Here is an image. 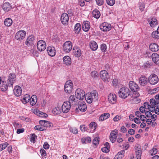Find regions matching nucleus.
Here are the masks:
<instances>
[{"instance_id":"f257e3e1","label":"nucleus","mask_w":159,"mask_h":159,"mask_svg":"<svg viewBox=\"0 0 159 159\" xmlns=\"http://www.w3.org/2000/svg\"><path fill=\"white\" fill-rule=\"evenodd\" d=\"M85 98L88 103H91L93 101H95L98 99V93L96 90H93L91 93H87Z\"/></svg>"},{"instance_id":"f03ea898","label":"nucleus","mask_w":159,"mask_h":159,"mask_svg":"<svg viewBox=\"0 0 159 159\" xmlns=\"http://www.w3.org/2000/svg\"><path fill=\"white\" fill-rule=\"evenodd\" d=\"M130 92L128 88L123 87L120 89L118 93L120 97L123 98H125L129 95Z\"/></svg>"},{"instance_id":"7ed1b4c3","label":"nucleus","mask_w":159,"mask_h":159,"mask_svg":"<svg viewBox=\"0 0 159 159\" xmlns=\"http://www.w3.org/2000/svg\"><path fill=\"white\" fill-rule=\"evenodd\" d=\"M64 89L65 91L67 93H71L73 89V83L70 80H68L66 82Z\"/></svg>"},{"instance_id":"20e7f679","label":"nucleus","mask_w":159,"mask_h":159,"mask_svg":"<svg viewBox=\"0 0 159 159\" xmlns=\"http://www.w3.org/2000/svg\"><path fill=\"white\" fill-rule=\"evenodd\" d=\"M75 93L77 98L82 100L85 98L86 95L85 92L83 90L78 89L76 90Z\"/></svg>"},{"instance_id":"39448f33","label":"nucleus","mask_w":159,"mask_h":159,"mask_svg":"<svg viewBox=\"0 0 159 159\" xmlns=\"http://www.w3.org/2000/svg\"><path fill=\"white\" fill-rule=\"evenodd\" d=\"M16 80V76L12 73H10L8 76V78L7 82L9 87H12Z\"/></svg>"},{"instance_id":"423d86ee","label":"nucleus","mask_w":159,"mask_h":159,"mask_svg":"<svg viewBox=\"0 0 159 159\" xmlns=\"http://www.w3.org/2000/svg\"><path fill=\"white\" fill-rule=\"evenodd\" d=\"M72 45L71 42L70 41H66L63 45V50L66 53L70 52L72 49Z\"/></svg>"},{"instance_id":"0eeeda50","label":"nucleus","mask_w":159,"mask_h":159,"mask_svg":"<svg viewBox=\"0 0 159 159\" xmlns=\"http://www.w3.org/2000/svg\"><path fill=\"white\" fill-rule=\"evenodd\" d=\"M158 76L154 74H152L148 78L149 82L152 85L156 84L158 81Z\"/></svg>"},{"instance_id":"6e6552de","label":"nucleus","mask_w":159,"mask_h":159,"mask_svg":"<svg viewBox=\"0 0 159 159\" xmlns=\"http://www.w3.org/2000/svg\"><path fill=\"white\" fill-rule=\"evenodd\" d=\"M37 47L39 51H43L46 48V43L43 40H40L37 42Z\"/></svg>"},{"instance_id":"1a4fd4ad","label":"nucleus","mask_w":159,"mask_h":159,"mask_svg":"<svg viewBox=\"0 0 159 159\" xmlns=\"http://www.w3.org/2000/svg\"><path fill=\"white\" fill-rule=\"evenodd\" d=\"M26 35L25 31L23 30H20L18 31L16 34L15 38L18 40L23 39Z\"/></svg>"},{"instance_id":"9d476101","label":"nucleus","mask_w":159,"mask_h":159,"mask_svg":"<svg viewBox=\"0 0 159 159\" xmlns=\"http://www.w3.org/2000/svg\"><path fill=\"white\" fill-rule=\"evenodd\" d=\"M129 85L130 89L133 92H137L139 90V86L133 81H130Z\"/></svg>"},{"instance_id":"9b49d317","label":"nucleus","mask_w":159,"mask_h":159,"mask_svg":"<svg viewBox=\"0 0 159 159\" xmlns=\"http://www.w3.org/2000/svg\"><path fill=\"white\" fill-rule=\"evenodd\" d=\"M71 106L67 101L64 102L61 107L62 111L64 113H67L70 108Z\"/></svg>"},{"instance_id":"f8f14e48","label":"nucleus","mask_w":159,"mask_h":159,"mask_svg":"<svg viewBox=\"0 0 159 159\" xmlns=\"http://www.w3.org/2000/svg\"><path fill=\"white\" fill-rule=\"evenodd\" d=\"M100 27L102 30L105 32L109 31L111 27V24L107 23L104 22L100 25Z\"/></svg>"},{"instance_id":"ddd939ff","label":"nucleus","mask_w":159,"mask_h":159,"mask_svg":"<svg viewBox=\"0 0 159 159\" xmlns=\"http://www.w3.org/2000/svg\"><path fill=\"white\" fill-rule=\"evenodd\" d=\"M100 76L104 81H108L109 79L108 72L105 70H101L100 73Z\"/></svg>"},{"instance_id":"4468645a","label":"nucleus","mask_w":159,"mask_h":159,"mask_svg":"<svg viewBox=\"0 0 159 159\" xmlns=\"http://www.w3.org/2000/svg\"><path fill=\"white\" fill-rule=\"evenodd\" d=\"M135 156L133 157V159H141L142 150L140 147H136L135 148Z\"/></svg>"},{"instance_id":"2eb2a0df","label":"nucleus","mask_w":159,"mask_h":159,"mask_svg":"<svg viewBox=\"0 0 159 159\" xmlns=\"http://www.w3.org/2000/svg\"><path fill=\"white\" fill-rule=\"evenodd\" d=\"M69 20V18L67 14L64 13L62 14L61 20L63 24L65 25H67Z\"/></svg>"},{"instance_id":"dca6fc26","label":"nucleus","mask_w":159,"mask_h":159,"mask_svg":"<svg viewBox=\"0 0 159 159\" xmlns=\"http://www.w3.org/2000/svg\"><path fill=\"white\" fill-rule=\"evenodd\" d=\"M117 134L118 131L116 130H113L111 133L110 139L112 143H114L116 141L117 137Z\"/></svg>"},{"instance_id":"f3484780","label":"nucleus","mask_w":159,"mask_h":159,"mask_svg":"<svg viewBox=\"0 0 159 159\" xmlns=\"http://www.w3.org/2000/svg\"><path fill=\"white\" fill-rule=\"evenodd\" d=\"M108 100L109 102L112 104L115 103L116 101V96L114 93H110L108 97Z\"/></svg>"},{"instance_id":"a211bd4d","label":"nucleus","mask_w":159,"mask_h":159,"mask_svg":"<svg viewBox=\"0 0 159 159\" xmlns=\"http://www.w3.org/2000/svg\"><path fill=\"white\" fill-rule=\"evenodd\" d=\"M47 51L49 55L51 57L54 56L56 54V50L54 47L49 46L47 48Z\"/></svg>"},{"instance_id":"6ab92c4d","label":"nucleus","mask_w":159,"mask_h":159,"mask_svg":"<svg viewBox=\"0 0 159 159\" xmlns=\"http://www.w3.org/2000/svg\"><path fill=\"white\" fill-rule=\"evenodd\" d=\"M148 21L150 26L152 27H155L158 24L157 20L155 17L149 18L148 19Z\"/></svg>"},{"instance_id":"aec40b11","label":"nucleus","mask_w":159,"mask_h":159,"mask_svg":"<svg viewBox=\"0 0 159 159\" xmlns=\"http://www.w3.org/2000/svg\"><path fill=\"white\" fill-rule=\"evenodd\" d=\"M39 124L44 127H50L52 126V124L49 121L44 120H40Z\"/></svg>"},{"instance_id":"412c9836","label":"nucleus","mask_w":159,"mask_h":159,"mask_svg":"<svg viewBox=\"0 0 159 159\" xmlns=\"http://www.w3.org/2000/svg\"><path fill=\"white\" fill-rule=\"evenodd\" d=\"M13 91L14 94L16 96L19 97L21 95L22 93L21 89L19 86H16L13 89Z\"/></svg>"},{"instance_id":"4be33fe9","label":"nucleus","mask_w":159,"mask_h":159,"mask_svg":"<svg viewBox=\"0 0 159 159\" xmlns=\"http://www.w3.org/2000/svg\"><path fill=\"white\" fill-rule=\"evenodd\" d=\"M71 106L75 105L77 102V100L74 95H71L69 98V101H67Z\"/></svg>"},{"instance_id":"5701e85b","label":"nucleus","mask_w":159,"mask_h":159,"mask_svg":"<svg viewBox=\"0 0 159 159\" xmlns=\"http://www.w3.org/2000/svg\"><path fill=\"white\" fill-rule=\"evenodd\" d=\"M2 8L5 11L7 12L9 11L11 8V5L10 3L6 2L3 3Z\"/></svg>"},{"instance_id":"b1692460","label":"nucleus","mask_w":159,"mask_h":159,"mask_svg":"<svg viewBox=\"0 0 159 159\" xmlns=\"http://www.w3.org/2000/svg\"><path fill=\"white\" fill-rule=\"evenodd\" d=\"M147 78L143 75L141 76L139 79V83L140 85L144 86L147 84Z\"/></svg>"},{"instance_id":"393cba45","label":"nucleus","mask_w":159,"mask_h":159,"mask_svg":"<svg viewBox=\"0 0 159 159\" xmlns=\"http://www.w3.org/2000/svg\"><path fill=\"white\" fill-rule=\"evenodd\" d=\"M78 107L79 109L82 111H84L87 109L86 104L84 102H78Z\"/></svg>"},{"instance_id":"a878e982","label":"nucleus","mask_w":159,"mask_h":159,"mask_svg":"<svg viewBox=\"0 0 159 159\" xmlns=\"http://www.w3.org/2000/svg\"><path fill=\"white\" fill-rule=\"evenodd\" d=\"M90 28V22L88 21H84L82 25V29L85 32H87L89 30Z\"/></svg>"},{"instance_id":"bb28decb","label":"nucleus","mask_w":159,"mask_h":159,"mask_svg":"<svg viewBox=\"0 0 159 159\" xmlns=\"http://www.w3.org/2000/svg\"><path fill=\"white\" fill-rule=\"evenodd\" d=\"M34 39L33 36H29L26 39L25 44L27 45H31L33 44Z\"/></svg>"},{"instance_id":"cd10ccee","label":"nucleus","mask_w":159,"mask_h":159,"mask_svg":"<svg viewBox=\"0 0 159 159\" xmlns=\"http://www.w3.org/2000/svg\"><path fill=\"white\" fill-rule=\"evenodd\" d=\"M73 50L74 52V55L75 57H78L81 55V50L79 47H74Z\"/></svg>"},{"instance_id":"c85d7f7f","label":"nucleus","mask_w":159,"mask_h":159,"mask_svg":"<svg viewBox=\"0 0 159 159\" xmlns=\"http://www.w3.org/2000/svg\"><path fill=\"white\" fill-rule=\"evenodd\" d=\"M153 62L156 64H159V55L156 53H153L152 55Z\"/></svg>"},{"instance_id":"c756f323","label":"nucleus","mask_w":159,"mask_h":159,"mask_svg":"<svg viewBox=\"0 0 159 159\" xmlns=\"http://www.w3.org/2000/svg\"><path fill=\"white\" fill-rule=\"evenodd\" d=\"M149 48L152 52H157L159 49L158 45L155 43H151L150 45Z\"/></svg>"},{"instance_id":"7c9ffc66","label":"nucleus","mask_w":159,"mask_h":159,"mask_svg":"<svg viewBox=\"0 0 159 159\" xmlns=\"http://www.w3.org/2000/svg\"><path fill=\"white\" fill-rule=\"evenodd\" d=\"M64 64L67 66L70 65L71 63V58L68 56H66L63 58Z\"/></svg>"},{"instance_id":"2f4dec72","label":"nucleus","mask_w":159,"mask_h":159,"mask_svg":"<svg viewBox=\"0 0 159 159\" xmlns=\"http://www.w3.org/2000/svg\"><path fill=\"white\" fill-rule=\"evenodd\" d=\"M151 107H159V101L155 100L153 98L151 99L150 101Z\"/></svg>"},{"instance_id":"473e14b6","label":"nucleus","mask_w":159,"mask_h":159,"mask_svg":"<svg viewBox=\"0 0 159 159\" xmlns=\"http://www.w3.org/2000/svg\"><path fill=\"white\" fill-rule=\"evenodd\" d=\"M89 45L91 49L93 51L96 50L98 48L97 43L94 41H91L90 42Z\"/></svg>"},{"instance_id":"72a5a7b5","label":"nucleus","mask_w":159,"mask_h":159,"mask_svg":"<svg viewBox=\"0 0 159 159\" xmlns=\"http://www.w3.org/2000/svg\"><path fill=\"white\" fill-rule=\"evenodd\" d=\"M125 153L124 150L120 151L116 155L114 159H122L124 156Z\"/></svg>"},{"instance_id":"f704fd0d","label":"nucleus","mask_w":159,"mask_h":159,"mask_svg":"<svg viewBox=\"0 0 159 159\" xmlns=\"http://www.w3.org/2000/svg\"><path fill=\"white\" fill-rule=\"evenodd\" d=\"M37 101V97L35 95H33L30 98V104L32 106L34 105Z\"/></svg>"},{"instance_id":"c9c22d12","label":"nucleus","mask_w":159,"mask_h":159,"mask_svg":"<svg viewBox=\"0 0 159 159\" xmlns=\"http://www.w3.org/2000/svg\"><path fill=\"white\" fill-rule=\"evenodd\" d=\"M9 87L7 81L2 82V85L1 87V90L2 91L5 92L7 90L8 87Z\"/></svg>"},{"instance_id":"e433bc0d","label":"nucleus","mask_w":159,"mask_h":159,"mask_svg":"<svg viewBox=\"0 0 159 159\" xmlns=\"http://www.w3.org/2000/svg\"><path fill=\"white\" fill-rule=\"evenodd\" d=\"M4 23L5 25L9 27L12 24V20L11 18H7L5 19Z\"/></svg>"},{"instance_id":"4c0bfd02","label":"nucleus","mask_w":159,"mask_h":159,"mask_svg":"<svg viewBox=\"0 0 159 159\" xmlns=\"http://www.w3.org/2000/svg\"><path fill=\"white\" fill-rule=\"evenodd\" d=\"M109 113H104L102 114L99 118V120L102 121L107 119L110 116Z\"/></svg>"},{"instance_id":"58836bf2","label":"nucleus","mask_w":159,"mask_h":159,"mask_svg":"<svg viewBox=\"0 0 159 159\" xmlns=\"http://www.w3.org/2000/svg\"><path fill=\"white\" fill-rule=\"evenodd\" d=\"M100 12L97 9H95L93 11V16L95 18H99L100 16Z\"/></svg>"},{"instance_id":"ea45409f","label":"nucleus","mask_w":159,"mask_h":159,"mask_svg":"<svg viewBox=\"0 0 159 159\" xmlns=\"http://www.w3.org/2000/svg\"><path fill=\"white\" fill-rule=\"evenodd\" d=\"M30 99V96L28 94H26L24 96L22 102L23 103L26 104L29 101Z\"/></svg>"},{"instance_id":"a19ab883","label":"nucleus","mask_w":159,"mask_h":159,"mask_svg":"<svg viewBox=\"0 0 159 159\" xmlns=\"http://www.w3.org/2000/svg\"><path fill=\"white\" fill-rule=\"evenodd\" d=\"M91 141V139L90 137H89L83 138L81 139V142L83 144L90 143Z\"/></svg>"},{"instance_id":"79ce46f5","label":"nucleus","mask_w":159,"mask_h":159,"mask_svg":"<svg viewBox=\"0 0 159 159\" xmlns=\"http://www.w3.org/2000/svg\"><path fill=\"white\" fill-rule=\"evenodd\" d=\"M96 124L94 122H92L90 123L89 127L90 129V132H93L96 129Z\"/></svg>"},{"instance_id":"37998d69","label":"nucleus","mask_w":159,"mask_h":159,"mask_svg":"<svg viewBox=\"0 0 159 159\" xmlns=\"http://www.w3.org/2000/svg\"><path fill=\"white\" fill-rule=\"evenodd\" d=\"M81 29V25L79 23H77L75 24L74 27V30L75 33L78 34L80 32Z\"/></svg>"},{"instance_id":"c03bdc74","label":"nucleus","mask_w":159,"mask_h":159,"mask_svg":"<svg viewBox=\"0 0 159 159\" xmlns=\"http://www.w3.org/2000/svg\"><path fill=\"white\" fill-rule=\"evenodd\" d=\"M52 112L55 115L60 114L61 113L60 108L58 107H55L53 109Z\"/></svg>"},{"instance_id":"a18cd8bd","label":"nucleus","mask_w":159,"mask_h":159,"mask_svg":"<svg viewBox=\"0 0 159 159\" xmlns=\"http://www.w3.org/2000/svg\"><path fill=\"white\" fill-rule=\"evenodd\" d=\"M152 37L155 39H159V33L157 31H153L152 34Z\"/></svg>"},{"instance_id":"49530a36","label":"nucleus","mask_w":159,"mask_h":159,"mask_svg":"<svg viewBox=\"0 0 159 159\" xmlns=\"http://www.w3.org/2000/svg\"><path fill=\"white\" fill-rule=\"evenodd\" d=\"M37 115L41 117H47L48 116V115L44 113L39 111L37 112Z\"/></svg>"},{"instance_id":"de8ad7c7","label":"nucleus","mask_w":159,"mask_h":159,"mask_svg":"<svg viewBox=\"0 0 159 159\" xmlns=\"http://www.w3.org/2000/svg\"><path fill=\"white\" fill-rule=\"evenodd\" d=\"M157 149L154 147H153V148L150 151V154L152 156L155 155L157 153Z\"/></svg>"},{"instance_id":"09e8293b","label":"nucleus","mask_w":159,"mask_h":159,"mask_svg":"<svg viewBox=\"0 0 159 159\" xmlns=\"http://www.w3.org/2000/svg\"><path fill=\"white\" fill-rule=\"evenodd\" d=\"M70 132L75 134H77L78 132V129L76 127H70Z\"/></svg>"},{"instance_id":"8fccbe9b","label":"nucleus","mask_w":159,"mask_h":159,"mask_svg":"<svg viewBox=\"0 0 159 159\" xmlns=\"http://www.w3.org/2000/svg\"><path fill=\"white\" fill-rule=\"evenodd\" d=\"M153 64L152 63H150L147 61L143 65V67L144 68H149L152 66Z\"/></svg>"},{"instance_id":"3c124183","label":"nucleus","mask_w":159,"mask_h":159,"mask_svg":"<svg viewBox=\"0 0 159 159\" xmlns=\"http://www.w3.org/2000/svg\"><path fill=\"white\" fill-rule=\"evenodd\" d=\"M150 111L152 112H155V113L157 114H159V108L157 107H152V109L150 110Z\"/></svg>"},{"instance_id":"603ef678","label":"nucleus","mask_w":159,"mask_h":159,"mask_svg":"<svg viewBox=\"0 0 159 159\" xmlns=\"http://www.w3.org/2000/svg\"><path fill=\"white\" fill-rule=\"evenodd\" d=\"M8 145V143L6 142L0 144V150L2 151L5 149Z\"/></svg>"},{"instance_id":"864d4df0","label":"nucleus","mask_w":159,"mask_h":159,"mask_svg":"<svg viewBox=\"0 0 159 159\" xmlns=\"http://www.w3.org/2000/svg\"><path fill=\"white\" fill-rule=\"evenodd\" d=\"M144 107L145 108V109H148L150 111L151 109H152V107H151V105L149 104V103L148 102H145L144 103Z\"/></svg>"},{"instance_id":"5fc2aeb1","label":"nucleus","mask_w":159,"mask_h":159,"mask_svg":"<svg viewBox=\"0 0 159 159\" xmlns=\"http://www.w3.org/2000/svg\"><path fill=\"white\" fill-rule=\"evenodd\" d=\"M99 138L95 137L93 139V143L94 145H97L99 144Z\"/></svg>"},{"instance_id":"6e6d98bb","label":"nucleus","mask_w":159,"mask_h":159,"mask_svg":"<svg viewBox=\"0 0 159 159\" xmlns=\"http://www.w3.org/2000/svg\"><path fill=\"white\" fill-rule=\"evenodd\" d=\"M107 3L111 6H113L115 2V0H106Z\"/></svg>"},{"instance_id":"4d7b16f0","label":"nucleus","mask_w":159,"mask_h":159,"mask_svg":"<svg viewBox=\"0 0 159 159\" xmlns=\"http://www.w3.org/2000/svg\"><path fill=\"white\" fill-rule=\"evenodd\" d=\"M80 129L82 132H84L85 131H87V128L84 125H81L80 126Z\"/></svg>"},{"instance_id":"13d9d810","label":"nucleus","mask_w":159,"mask_h":159,"mask_svg":"<svg viewBox=\"0 0 159 159\" xmlns=\"http://www.w3.org/2000/svg\"><path fill=\"white\" fill-rule=\"evenodd\" d=\"M107 48L106 44L103 43L101 45V50L103 52H105Z\"/></svg>"},{"instance_id":"bf43d9fd","label":"nucleus","mask_w":159,"mask_h":159,"mask_svg":"<svg viewBox=\"0 0 159 159\" xmlns=\"http://www.w3.org/2000/svg\"><path fill=\"white\" fill-rule=\"evenodd\" d=\"M37 136L34 134H32L31 137L30 138V141L33 143H34L35 139H36Z\"/></svg>"},{"instance_id":"052dcab7","label":"nucleus","mask_w":159,"mask_h":159,"mask_svg":"<svg viewBox=\"0 0 159 159\" xmlns=\"http://www.w3.org/2000/svg\"><path fill=\"white\" fill-rule=\"evenodd\" d=\"M159 90V88L157 87L151 90L150 93L151 94H154L158 92Z\"/></svg>"},{"instance_id":"680f3d73","label":"nucleus","mask_w":159,"mask_h":159,"mask_svg":"<svg viewBox=\"0 0 159 159\" xmlns=\"http://www.w3.org/2000/svg\"><path fill=\"white\" fill-rule=\"evenodd\" d=\"M34 129L36 130L40 131H43L45 129V128H43V127H42L40 125H37L34 127Z\"/></svg>"},{"instance_id":"e2e57ef3","label":"nucleus","mask_w":159,"mask_h":159,"mask_svg":"<svg viewBox=\"0 0 159 159\" xmlns=\"http://www.w3.org/2000/svg\"><path fill=\"white\" fill-rule=\"evenodd\" d=\"M98 73L96 71H93L91 73V75L93 78H95L97 77L98 75Z\"/></svg>"},{"instance_id":"0e129e2a","label":"nucleus","mask_w":159,"mask_h":159,"mask_svg":"<svg viewBox=\"0 0 159 159\" xmlns=\"http://www.w3.org/2000/svg\"><path fill=\"white\" fill-rule=\"evenodd\" d=\"M40 152L41 154L42 157H45L47 155L45 151L43 149H40Z\"/></svg>"},{"instance_id":"69168bd1","label":"nucleus","mask_w":159,"mask_h":159,"mask_svg":"<svg viewBox=\"0 0 159 159\" xmlns=\"http://www.w3.org/2000/svg\"><path fill=\"white\" fill-rule=\"evenodd\" d=\"M85 0H79V4L81 7H83L85 5Z\"/></svg>"},{"instance_id":"338daca9","label":"nucleus","mask_w":159,"mask_h":159,"mask_svg":"<svg viewBox=\"0 0 159 159\" xmlns=\"http://www.w3.org/2000/svg\"><path fill=\"white\" fill-rule=\"evenodd\" d=\"M121 116L119 115L116 116L113 118V120L114 121H117L121 119Z\"/></svg>"},{"instance_id":"774afa93","label":"nucleus","mask_w":159,"mask_h":159,"mask_svg":"<svg viewBox=\"0 0 159 159\" xmlns=\"http://www.w3.org/2000/svg\"><path fill=\"white\" fill-rule=\"evenodd\" d=\"M139 8L141 11H143L145 8V5L143 3H140L139 5Z\"/></svg>"}]
</instances>
